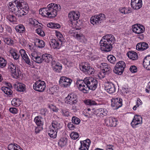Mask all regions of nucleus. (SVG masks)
Here are the masks:
<instances>
[{
	"instance_id": "obj_1",
	"label": "nucleus",
	"mask_w": 150,
	"mask_h": 150,
	"mask_svg": "<svg viewBox=\"0 0 150 150\" xmlns=\"http://www.w3.org/2000/svg\"><path fill=\"white\" fill-rule=\"evenodd\" d=\"M60 5L51 3L48 5L46 8H40L39 12L42 16L51 18L56 16L57 12L60 11Z\"/></svg>"
},
{
	"instance_id": "obj_2",
	"label": "nucleus",
	"mask_w": 150,
	"mask_h": 150,
	"mask_svg": "<svg viewBox=\"0 0 150 150\" xmlns=\"http://www.w3.org/2000/svg\"><path fill=\"white\" fill-rule=\"evenodd\" d=\"M115 41V38L112 35H107L103 37L100 42V50L106 52L110 51Z\"/></svg>"
},
{
	"instance_id": "obj_3",
	"label": "nucleus",
	"mask_w": 150,
	"mask_h": 150,
	"mask_svg": "<svg viewBox=\"0 0 150 150\" xmlns=\"http://www.w3.org/2000/svg\"><path fill=\"white\" fill-rule=\"evenodd\" d=\"M8 68L12 77L16 79H18L22 75L20 70L18 68L16 69V66L12 63L9 64Z\"/></svg>"
},
{
	"instance_id": "obj_4",
	"label": "nucleus",
	"mask_w": 150,
	"mask_h": 150,
	"mask_svg": "<svg viewBox=\"0 0 150 150\" xmlns=\"http://www.w3.org/2000/svg\"><path fill=\"white\" fill-rule=\"evenodd\" d=\"M105 15L101 13L98 15L92 16L90 19V22L93 25H99L105 20Z\"/></svg>"
},
{
	"instance_id": "obj_5",
	"label": "nucleus",
	"mask_w": 150,
	"mask_h": 150,
	"mask_svg": "<svg viewBox=\"0 0 150 150\" xmlns=\"http://www.w3.org/2000/svg\"><path fill=\"white\" fill-rule=\"evenodd\" d=\"M85 78L83 80H77L76 84L79 91L84 93H88L89 89L87 83L85 82Z\"/></svg>"
},
{
	"instance_id": "obj_6",
	"label": "nucleus",
	"mask_w": 150,
	"mask_h": 150,
	"mask_svg": "<svg viewBox=\"0 0 150 150\" xmlns=\"http://www.w3.org/2000/svg\"><path fill=\"white\" fill-rule=\"evenodd\" d=\"M125 67V64L123 61H119L114 67L113 71L116 74L121 75L123 73Z\"/></svg>"
},
{
	"instance_id": "obj_7",
	"label": "nucleus",
	"mask_w": 150,
	"mask_h": 150,
	"mask_svg": "<svg viewBox=\"0 0 150 150\" xmlns=\"http://www.w3.org/2000/svg\"><path fill=\"white\" fill-rule=\"evenodd\" d=\"M85 82L88 86L89 90H95L97 88L98 82L97 80L91 77L85 78Z\"/></svg>"
},
{
	"instance_id": "obj_8",
	"label": "nucleus",
	"mask_w": 150,
	"mask_h": 150,
	"mask_svg": "<svg viewBox=\"0 0 150 150\" xmlns=\"http://www.w3.org/2000/svg\"><path fill=\"white\" fill-rule=\"evenodd\" d=\"M65 100V102L67 104L74 105L77 104L78 101L77 95L74 93L69 94Z\"/></svg>"
},
{
	"instance_id": "obj_9",
	"label": "nucleus",
	"mask_w": 150,
	"mask_h": 150,
	"mask_svg": "<svg viewBox=\"0 0 150 150\" xmlns=\"http://www.w3.org/2000/svg\"><path fill=\"white\" fill-rule=\"evenodd\" d=\"M46 84L45 81L40 80L36 81L33 85V88L35 91L43 92L45 90Z\"/></svg>"
},
{
	"instance_id": "obj_10",
	"label": "nucleus",
	"mask_w": 150,
	"mask_h": 150,
	"mask_svg": "<svg viewBox=\"0 0 150 150\" xmlns=\"http://www.w3.org/2000/svg\"><path fill=\"white\" fill-rule=\"evenodd\" d=\"M80 69L84 73L89 74H93L95 72L94 69L91 67L88 63H85L80 66Z\"/></svg>"
},
{
	"instance_id": "obj_11",
	"label": "nucleus",
	"mask_w": 150,
	"mask_h": 150,
	"mask_svg": "<svg viewBox=\"0 0 150 150\" xmlns=\"http://www.w3.org/2000/svg\"><path fill=\"white\" fill-rule=\"evenodd\" d=\"M14 4L16 5L17 9L23 8L25 11H27L29 9V7L27 3L23 0H16L13 1Z\"/></svg>"
},
{
	"instance_id": "obj_12",
	"label": "nucleus",
	"mask_w": 150,
	"mask_h": 150,
	"mask_svg": "<svg viewBox=\"0 0 150 150\" xmlns=\"http://www.w3.org/2000/svg\"><path fill=\"white\" fill-rule=\"evenodd\" d=\"M72 81V80L69 78L62 76L60 78L59 82L62 86L67 87L70 85Z\"/></svg>"
},
{
	"instance_id": "obj_13",
	"label": "nucleus",
	"mask_w": 150,
	"mask_h": 150,
	"mask_svg": "<svg viewBox=\"0 0 150 150\" xmlns=\"http://www.w3.org/2000/svg\"><path fill=\"white\" fill-rule=\"evenodd\" d=\"M111 105L117 109L122 106V100L120 98H112L111 100Z\"/></svg>"
},
{
	"instance_id": "obj_14",
	"label": "nucleus",
	"mask_w": 150,
	"mask_h": 150,
	"mask_svg": "<svg viewBox=\"0 0 150 150\" xmlns=\"http://www.w3.org/2000/svg\"><path fill=\"white\" fill-rule=\"evenodd\" d=\"M132 30L133 32L135 33L139 34L144 31L145 28L142 25L135 24L132 26Z\"/></svg>"
},
{
	"instance_id": "obj_15",
	"label": "nucleus",
	"mask_w": 150,
	"mask_h": 150,
	"mask_svg": "<svg viewBox=\"0 0 150 150\" xmlns=\"http://www.w3.org/2000/svg\"><path fill=\"white\" fill-rule=\"evenodd\" d=\"M142 0H131V6L132 8L134 10L140 9L142 6Z\"/></svg>"
},
{
	"instance_id": "obj_16",
	"label": "nucleus",
	"mask_w": 150,
	"mask_h": 150,
	"mask_svg": "<svg viewBox=\"0 0 150 150\" xmlns=\"http://www.w3.org/2000/svg\"><path fill=\"white\" fill-rule=\"evenodd\" d=\"M105 89L109 93H112L115 91V85L112 83L108 82L105 84Z\"/></svg>"
},
{
	"instance_id": "obj_17",
	"label": "nucleus",
	"mask_w": 150,
	"mask_h": 150,
	"mask_svg": "<svg viewBox=\"0 0 150 150\" xmlns=\"http://www.w3.org/2000/svg\"><path fill=\"white\" fill-rule=\"evenodd\" d=\"M142 123V118L139 115H136L134 116V119L132 120L131 125L133 128L135 127V126L139 124Z\"/></svg>"
},
{
	"instance_id": "obj_18",
	"label": "nucleus",
	"mask_w": 150,
	"mask_h": 150,
	"mask_svg": "<svg viewBox=\"0 0 150 150\" xmlns=\"http://www.w3.org/2000/svg\"><path fill=\"white\" fill-rule=\"evenodd\" d=\"M79 17L80 14L77 11H71L68 14V17L71 23L73 21L77 20L79 19Z\"/></svg>"
},
{
	"instance_id": "obj_19",
	"label": "nucleus",
	"mask_w": 150,
	"mask_h": 150,
	"mask_svg": "<svg viewBox=\"0 0 150 150\" xmlns=\"http://www.w3.org/2000/svg\"><path fill=\"white\" fill-rule=\"evenodd\" d=\"M81 146L79 148V150H88L91 141L89 139H87L84 141H81Z\"/></svg>"
},
{
	"instance_id": "obj_20",
	"label": "nucleus",
	"mask_w": 150,
	"mask_h": 150,
	"mask_svg": "<svg viewBox=\"0 0 150 150\" xmlns=\"http://www.w3.org/2000/svg\"><path fill=\"white\" fill-rule=\"evenodd\" d=\"M42 59L43 61L47 63H49L51 62L52 63L53 62H55V60H53L52 55L50 54L45 53L43 54L42 55Z\"/></svg>"
},
{
	"instance_id": "obj_21",
	"label": "nucleus",
	"mask_w": 150,
	"mask_h": 150,
	"mask_svg": "<svg viewBox=\"0 0 150 150\" xmlns=\"http://www.w3.org/2000/svg\"><path fill=\"white\" fill-rule=\"evenodd\" d=\"M107 110L105 109L100 108L94 111V114L98 117H103L107 115Z\"/></svg>"
},
{
	"instance_id": "obj_22",
	"label": "nucleus",
	"mask_w": 150,
	"mask_h": 150,
	"mask_svg": "<svg viewBox=\"0 0 150 150\" xmlns=\"http://www.w3.org/2000/svg\"><path fill=\"white\" fill-rule=\"evenodd\" d=\"M149 47L148 44L146 42H142L138 43L136 45L137 50L142 51L146 50Z\"/></svg>"
},
{
	"instance_id": "obj_23",
	"label": "nucleus",
	"mask_w": 150,
	"mask_h": 150,
	"mask_svg": "<svg viewBox=\"0 0 150 150\" xmlns=\"http://www.w3.org/2000/svg\"><path fill=\"white\" fill-rule=\"evenodd\" d=\"M50 127L58 131L62 127V125L59 122L55 120L53 121Z\"/></svg>"
},
{
	"instance_id": "obj_24",
	"label": "nucleus",
	"mask_w": 150,
	"mask_h": 150,
	"mask_svg": "<svg viewBox=\"0 0 150 150\" xmlns=\"http://www.w3.org/2000/svg\"><path fill=\"white\" fill-rule=\"evenodd\" d=\"M13 86L19 92H23L25 89V85L22 83L16 82Z\"/></svg>"
},
{
	"instance_id": "obj_25",
	"label": "nucleus",
	"mask_w": 150,
	"mask_h": 150,
	"mask_svg": "<svg viewBox=\"0 0 150 150\" xmlns=\"http://www.w3.org/2000/svg\"><path fill=\"white\" fill-rule=\"evenodd\" d=\"M60 41L54 39L52 40L50 44L51 47L54 49H59L61 47V44Z\"/></svg>"
},
{
	"instance_id": "obj_26",
	"label": "nucleus",
	"mask_w": 150,
	"mask_h": 150,
	"mask_svg": "<svg viewBox=\"0 0 150 150\" xmlns=\"http://www.w3.org/2000/svg\"><path fill=\"white\" fill-rule=\"evenodd\" d=\"M117 122L116 119L112 117H110L106 120L107 125L111 127H115Z\"/></svg>"
},
{
	"instance_id": "obj_27",
	"label": "nucleus",
	"mask_w": 150,
	"mask_h": 150,
	"mask_svg": "<svg viewBox=\"0 0 150 150\" xmlns=\"http://www.w3.org/2000/svg\"><path fill=\"white\" fill-rule=\"evenodd\" d=\"M100 69L105 71L108 74L110 73L111 71V68L108 64L105 63H102L100 66Z\"/></svg>"
},
{
	"instance_id": "obj_28",
	"label": "nucleus",
	"mask_w": 150,
	"mask_h": 150,
	"mask_svg": "<svg viewBox=\"0 0 150 150\" xmlns=\"http://www.w3.org/2000/svg\"><path fill=\"white\" fill-rule=\"evenodd\" d=\"M55 63L53 62L52 63L53 70L56 72H60L62 68V65L59 63L55 64Z\"/></svg>"
},
{
	"instance_id": "obj_29",
	"label": "nucleus",
	"mask_w": 150,
	"mask_h": 150,
	"mask_svg": "<svg viewBox=\"0 0 150 150\" xmlns=\"http://www.w3.org/2000/svg\"><path fill=\"white\" fill-rule=\"evenodd\" d=\"M127 55L128 57L132 60H137L138 57L137 54L133 51L129 52L127 53Z\"/></svg>"
},
{
	"instance_id": "obj_30",
	"label": "nucleus",
	"mask_w": 150,
	"mask_h": 150,
	"mask_svg": "<svg viewBox=\"0 0 150 150\" xmlns=\"http://www.w3.org/2000/svg\"><path fill=\"white\" fill-rule=\"evenodd\" d=\"M28 12V11H25V10H24L23 8H20L19 9H17L16 12H15V14L18 17H22L23 16L25 15L27 13V12Z\"/></svg>"
},
{
	"instance_id": "obj_31",
	"label": "nucleus",
	"mask_w": 150,
	"mask_h": 150,
	"mask_svg": "<svg viewBox=\"0 0 150 150\" xmlns=\"http://www.w3.org/2000/svg\"><path fill=\"white\" fill-rule=\"evenodd\" d=\"M57 131L50 127L48 131V134L52 138L54 139L57 137Z\"/></svg>"
},
{
	"instance_id": "obj_32",
	"label": "nucleus",
	"mask_w": 150,
	"mask_h": 150,
	"mask_svg": "<svg viewBox=\"0 0 150 150\" xmlns=\"http://www.w3.org/2000/svg\"><path fill=\"white\" fill-rule=\"evenodd\" d=\"M59 89V86L57 85H55L53 87L50 88L47 90V92L50 94H54V93L58 91Z\"/></svg>"
},
{
	"instance_id": "obj_33",
	"label": "nucleus",
	"mask_w": 150,
	"mask_h": 150,
	"mask_svg": "<svg viewBox=\"0 0 150 150\" xmlns=\"http://www.w3.org/2000/svg\"><path fill=\"white\" fill-rule=\"evenodd\" d=\"M43 118L40 116L36 117L34 119V121L38 126H41L43 125V122L42 121Z\"/></svg>"
},
{
	"instance_id": "obj_34",
	"label": "nucleus",
	"mask_w": 150,
	"mask_h": 150,
	"mask_svg": "<svg viewBox=\"0 0 150 150\" xmlns=\"http://www.w3.org/2000/svg\"><path fill=\"white\" fill-rule=\"evenodd\" d=\"M15 29L17 32L20 33H23L25 31V27L22 24L16 26L15 28Z\"/></svg>"
},
{
	"instance_id": "obj_35",
	"label": "nucleus",
	"mask_w": 150,
	"mask_h": 150,
	"mask_svg": "<svg viewBox=\"0 0 150 150\" xmlns=\"http://www.w3.org/2000/svg\"><path fill=\"white\" fill-rule=\"evenodd\" d=\"M14 4V2L13 1L12 2H9V3L8 8L10 11L14 12V13H15V12H16L17 10V8H16V5Z\"/></svg>"
},
{
	"instance_id": "obj_36",
	"label": "nucleus",
	"mask_w": 150,
	"mask_h": 150,
	"mask_svg": "<svg viewBox=\"0 0 150 150\" xmlns=\"http://www.w3.org/2000/svg\"><path fill=\"white\" fill-rule=\"evenodd\" d=\"M35 43L37 46L40 48L44 47L45 46V43L42 40L38 39H36L35 40Z\"/></svg>"
},
{
	"instance_id": "obj_37",
	"label": "nucleus",
	"mask_w": 150,
	"mask_h": 150,
	"mask_svg": "<svg viewBox=\"0 0 150 150\" xmlns=\"http://www.w3.org/2000/svg\"><path fill=\"white\" fill-rule=\"evenodd\" d=\"M67 139L66 137L62 138L59 140L58 144L61 147L65 146L67 144Z\"/></svg>"
},
{
	"instance_id": "obj_38",
	"label": "nucleus",
	"mask_w": 150,
	"mask_h": 150,
	"mask_svg": "<svg viewBox=\"0 0 150 150\" xmlns=\"http://www.w3.org/2000/svg\"><path fill=\"white\" fill-rule=\"evenodd\" d=\"M1 90L6 94L9 95L12 94V91L7 87L3 86L1 88Z\"/></svg>"
},
{
	"instance_id": "obj_39",
	"label": "nucleus",
	"mask_w": 150,
	"mask_h": 150,
	"mask_svg": "<svg viewBox=\"0 0 150 150\" xmlns=\"http://www.w3.org/2000/svg\"><path fill=\"white\" fill-rule=\"evenodd\" d=\"M22 58L24 60L25 63L30 66V67H32L33 66H34L33 64V62L32 61H31L30 59L27 55H26L25 56Z\"/></svg>"
},
{
	"instance_id": "obj_40",
	"label": "nucleus",
	"mask_w": 150,
	"mask_h": 150,
	"mask_svg": "<svg viewBox=\"0 0 150 150\" xmlns=\"http://www.w3.org/2000/svg\"><path fill=\"white\" fill-rule=\"evenodd\" d=\"M10 53L14 59L18 60L19 59L20 56L19 54L15 52L13 49H12L10 50Z\"/></svg>"
},
{
	"instance_id": "obj_41",
	"label": "nucleus",
	"mask_w": 150,
	"mask_h": 150,
	"mask_svg": "<svg viewBox=\"0 0 150 150\" xmlns=\"http://www.w3.org/2000/svg\"><path fill=\"white\" fill-rule=\"evenodd\" d=\"M84 103L86 105L90 106L96 105L97 103L94 100H91L87 99L84 100Z\"/></svg>"
},
{
	"instance_id": "obj_42",
	"label": "nucleus",
	"mask_w": 150,
	"mask_h": 150,
	"mask_svg": "<svg viewBox=\"0 0 150 150\" xmlns=\"http://www.w3.org/2000/svg\"><path fill=\"white\" fill-rule=\"evenodd\" d=\"M11 104L14 106H19L20 105L21 101L19 98H14L11 102Z\"/></svg>"
},
{
	"instance_id": "obj_43",
	"label": "nucleus",
	"mask_w": 150,
	"mask_h": 150,
	"mask_svg": "<svg viewBox=\"0 0 150 150\" xmlns=\"http://www.w3.org/2000/svg\"><path fill=\"white\" fill-rule=\"evenodd\" d=\"M47 26L49 28H60V25L58 23H50L47 24Z\"/></svg>"
},
{
	"instance_id": "obj_44",
	"label": "nucleus",
	"mask_w": 150,
	"mask_h": 150,
	"mask_svg": "<svg viewBox=\"0 0 150 150\" xmlns=\"http://www.w3.org/2000/svg\"><path fill=\"white\" fill-rule=\"evenodd\" d=\"M107 59L108 61L112 64L115 63L116 61L115 57L114 56L111 55L108 56Z\"/></svg>"
},
{
	"instance_id": "obj_45",
	"label": "nucleus",
	"mask_w": 150,
	"mask_h": 150,
	"mask_svg": "<svg viewBox=\"0 0 150 150\" xmlns=\"http://www.w3.org/2000/svg\"><path fill=\"white\" fill-rule=\"evenodd\" d=\"M73 36L76 38L78 40H80L81 41V40L82 39L84 36L81 33H77L73 32Z\"/></svg>"
},
{
	"instance_id": "obj_46",
	"label": "nucleus",
	"mask_w": 150,
	"mask_h": 150,
	"mask_svg": "<svg viewBox=\"0 0 150 150\" xmlns=\"http://www.w3.org/2000/svg\"><path fill=\"white\" fill-rule=\"evenodd\" d=\"M55 33L56 36L60 41V42L62 43V41L64 39L62 35L59 31H56Z\"/></svg>"
},
{
	"instance_id": "obj_47",
	"label": "nucleus",
	"mask_w": 150,
	"mask_h": 150,
	"mask_svg": "<svg viewBox=\"0 0 150 150\" xmlns=\"http://www.w3.org/2000/svg\"><path fill=\"white\" fill-rule=\"evenodd\" d=\"M17 17L11 15H9L8 16L7 18L11 22H14L16 21L17 20Z\"/></svg>"
},
{
	"instance_id": "obj_48",
	"label": "nucleus",
	"mask_w": 150,
	"mask_h": 150,
	"mask_svg": "<svg viewBox=\"0 0 150 150\" xmlns=\"http://www.w3.org/2000/svg\"><path fill=\"white\" fill-rule=\"evenodd\" d=\"M71 138L74 140L77 139L79 137L78 133L76 132H72L70 134Z\"/></svg>"
},
{
	"instance_id": "obj_49",
	"label": "nucleus",
	"mask_w": 150,
	"mask_h": 150,
	"mask_svg": "<svg viewBox=\"0 0 150 150\" xmlns=\"http://www.w3.org/2000/svg\"><path fill=\"white\" fill-rule=\"evenodd\" d=\"M72 123L76 125H78L80 122V119L76 116H73L72 118Z\"/></svg>"
},
{
	"instance_id": "obj_50",
	"label": "nucleus",
	"mask_w": 150,
	"mask_h": 150,
	"mask_svg": "<svg viewBox=\"0 0 150 150\" xmlns=\"http://www.w3.org/2000/svg\"><path fill=\"white\" fill-rule=\"evenodd\" d=\"M4 40V42L8 45H11L13 44V41L10 38H5Z\"/></svg>"
},
{
	"instance_id": "obj_51",
	"label": "nucleus",
	"mask_w": 150,
	"mask_h": 150,
	"mask_svg": "<svg viewBox=\"0 0 150 150\" xmlns=\"http://www.w3.org/2000/svg\"><path fill=\"white\" fill-rule=\"evenodd\" d=\"M6 64V61L3 58L0 57V67L2 68L5 67Z\"/></svg>"
},
{
	"instance_id": "obj_52",
	"label": "nucleus",
	"mask_w": 150,
	"mask_h": 150,
	"mask_svg": "<svg viewBox=\"0 0 150 150\" xmlns=\"http://www.w3.org/2000/svg\"><path fill=\"white\" fill-rule=\"evenodd\" d=\"M16 144H9L8 146V150H16L17 147V145H18Z\"/></svg>"
},
{
	"instance_id": "obj_53",
	"label": "nucleus",
	"mask_w": 150,
	"mask_h": 150,
	"mask_svg": "<svg viewBox=\"0 0 150 150\" xmlns=\"http://www.w3.org/2000/svg\"><path fill=\"white\" fill-rule=\"evenodd\" d=\"M33 60L35 62L38 64H41L43 62L42 56L41 57L40 55L36 58L35 59H34Z\"/></svg>"
},
{
	"instance_id": "obj_54",
	"label": "nucleus",
	"mask_w": 150,
	"mask_h": 150,
	"mask_svg": "<svg viewBox=\"0 0 150 150\" xmlns=\"http://www.w3.org/2000/svg\"><path fill=\"white\" fill-rule=\"evenodd\" d=\"M107 74H108L107 73L101 70L98 73V75L100 79H102L104 78L105 77V75Z\"/></svg>"
},
{
	"instance_id": "obj_55",
	"label": "nucleus",
	"mask_w": 150,
	"mask_h": 150,
	"mask_svg": "<svg viewBox=\"0 0 150 150\" xmlns=\"http://www.w3.org/2000/svg\"><path fill=\"white\" fill-rule=\"evenodd\" d=\"M61 113L64 116L67 117L69 115V112L66 109H62Z\"/></svg>"
},
{
	"instance_id": "obj_56",
	"label": "nucleus",
	"mask_w": 150,
	"mask_h": 150,
	"mask_svg": "<svg viewBox=\"0 0 150 150\" xmlns=\"http://www.w3.org/2000/svg\"><path fill=\"white\" fill-rule=\"evenodd\" d=\"M36 32L40 36L42 37H44L45 36V34L42 29L39 28L36 30Z\"/></svg>"
},
{
	"instance_id": "obj_57",
	"label": "nucleus",
	"mask_w": 150,
	"mask_h": 150,
	"mask_svg": "<svg viewBox=\"0 0 150 150\" xmlns=\"http://www.w3.org/2000/svg\"><path fill=\"white\" fill-rule=\"evenodd\" d=\"M30 55L31 58L33 60L39 55L38 53L36 52L35 51H34L31 53Z\"/></svg>"
},
{
	"instance_id": "obj_58",
	"label": "nucleus",
	"mask_w": 150,
	"mask_h": 150,
	"mask_svg": "<svg viewBox=\"0 0 150 150\" xmlns=\"http://www.w3.org/2000/svg\"><path fill=\"white\" fill-rule=\"evenodd\" d=\"M129 70L132 73H135L137 71V68L134 65L132 66L129 68Z\"/></svg>"
},
{
	"instance_id": "obj_59",
	"label": "nucleus",
	"mask_w": 150,
	"mask_h": 150,
	"mask_svg": "<svg viewBox=\"0 0 150 150\" xmlns=\"http://www.w3.org/2000/svg\"><path fill=\"white\" fill-rule=\"evenodd\" d=\"M73 123L72 122H69L67 125L68 128L70 130H74L75 128V126Z\"/></svg>"
},
{
	"instance_id": "obj_60",
	"label": "nucleus",
	"mask_w": 150,
	"mask_h": 150,
	"mask_svg": "<svg viewBox=\"0 0 150 150\" xmlns=\"http://www.w3.org/2000/svg\"><path fill=\"white\" fill-rule=\"evenodd\" d=\"M9 111L13 114H16L18 112L17 109L15 108H11L9 109Z\"/></svg>"
},
{
	"instance_id": "obj_61",
	"label": "nucleus",
	"mask_w": 150,
	"mask_h": 150,
	"mask_svg": "<svg viewBox=\"0 0 150 150\" xmlns=\"http://www.w3.org/2000/svg\"><path fill=\"white\" fill-rule=\"evenodd\" d=\"M144 62L146 64H149V63L150 62V55H149L146 56L144 59Z\"/></svg>"
},
{
	"instance_id": "obj_62",
	"label": "nucleus",
	"mask_w": 150,
	"mask_h": 150,
	"mask_svg": "<svg viewBox=\"0 0 150 150\" xmlns=\"http://www.w3.org/2000/svg\"><path fill=\"white\" fill-rule=\"evenodd\" d=\"M19 53H20L22 58L25 56L26 55H27L25 51L24 50H21L19 51Z\"/></svg>"
},
{
	"instance_id": "obj_63",
	"label": "nucleus",
	"mask_w": 150,
	"mask_h": 150,
	"mask_svg": "<svg viewBox=\"0 0 150 150\" xmlns=\"http://www.w3.org/2000/svg\"><path fill=\"white\" fill-rule=\"evenodd\" d=\"M119 10L120 13L126 14V11H127L126 8L125 7H121L119 8Z\"/></svg>"
},
{
	"instance_id": "obj_64",
	"label": "nucleus",
	"mask_w": 150,
	"mask_h": 150,
	"mask_svg": "<svg viewBox=\"0 0 150 150\" xmlns=\"http://www.w3.org/2000/svg\"><path fill=\"white\" fill-rule=\"evenodd\" d=\"M145 62H144V61L143 62V64L144 65V67L146 68L147 70H150V62L149 63V64H146L145 63Z\"/></svg>"
}]
</instances>
